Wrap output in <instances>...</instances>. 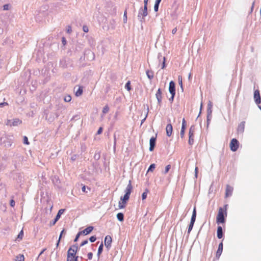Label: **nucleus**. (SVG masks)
Here are the masks:
<instances>
[{"label": "nucleus", "mask_w": 261, "mask_h": 261, "mask_svg": "<svg viewBox=\"0 0 261 261\" xmlns=\"http://www.w3.org/2000/svg\"><path fill=\"white\" fill-rule=\"evenodd\" d=\"M133 189V187L131 184L130 181H129V184L127 185L126 189L125 190V194L123 196V197H121L120 200L122 201L124 203L126 204L127 201L129 198L130 195L131 194L132 191Z\"/></svg>", "instance_id": "nucleus-5"}, {"label": "nucleus", "mask_w": 261, "mask_h": 261, "mask_svg": "<svg viewBox=\"0 0 261 261\" xmlns=\"http://www.w3.org/2000/svg\"><path fill=\"white\" fill-rule=\"evenodd\" d=\"M239 146V142L236 139H232L229 144L230 150L232 151H236L238 150Z\"/></svg>", "instance_id": "nucleus-8"}, {"label": "nucleus", "mask_w": 261, "mask_h": 261, "mask_svg": "<svg viewBox=\"0 0 261 261\" xmlns=\"http://www.w3.org/2000/svg\"><path fill=\"white\" fill-rule=\"evenodd\" d=\"M82 235L81 233H80V232H79L78 233L76 234V237L74 239V242H76L80 237V236Z\"/></svg>", "instance_id": "nucleus-45"}, {"label": "nucleus", "mask_w": 261, "mask_h": 261, "mask_svg": "<svg viewBox=\"0 0 261 261\" xmlns=\"http://www.w3.org/2000/svg\"><path fill=\"white\" fill-rule=\"evenodd\" d=\"M8 103L7 102H2L0 103V108H2L4 106H7Z\"/></svg>", "instance_id": "nucleus-50"}, {"label": "nucleus", "mask_w": 261, "mask_h": 261, "mask_svg": "<svg viewBox=\"0 0 261 261\" xmlns=\"http://www.w3.org/2000/svg\"><path fill=\"white\" fill-rule=\"evenodd\" d=\"M191 77V73H190L189 75V79L190 80Z\"/></svg>", "instance_id": "nucleus-61"}, {"label": "nucleus", "mask_w": 261, "mask_h": 261, "mask_svg": "<svg viewBox=\"0 0 261 261\" xmlns=\"http://www.w3.org/2000/svg\"><path fill=\"white\" fill-rule=\"evenodd\" d=\"M3 8L4 10H7L9 9V5L8 4H6L4 5Z\"/></svg>", "instance_id": "nucleus-46"}, {"label": "nucleus", "mask_w": 261, "mask_h": 261, "mask_svg": "<svg viewBox=\"0 0 261 261\" xmlns=\"http://www.w3.org/2000/svg\"><path fill=\"white\" fill-rule=\"evenodd\" d=\"M254 99L256 104H259L261 102V98L258 90H256L254 91Z\"/></svg>", "instance_id": "nucleus-10"}, {"label": "nucleus", "mask_w": 261, "mask_h": 261, "mask_svg": "<svg viewBox=\"0 0 261 261\" xmlns=\"http://www.w3.org/2000/svg\"><path fill=\"white\" fill-rule=\"evenodd\" d=\"M173 130V127L171 124H168L166 127V134L167 136L170 137L171 136Z\"/></svg>", "instance_id": "nucleus-15"}, {"label": "nucleus", "mask_w": 261, "mask_h": 261, "mask_svg": "<svg viewBox=\"0 0 261 261\" xmlns=\"http://www.w3.org/2000/svg\"><path fill=\"white\" fill-rule=\"evenodd\" d=\"M233 190V187L227 185H226V190H225V197H228L231 196L232 194V192Z\"/></svg>", "instance_id": "nucleus-14"}, {"label": "nucleus", "mask_w": 261, "mask_h": 261, "mask_svg": "<svg viewBox=\"0 0 261 261\" xmlns=\"http://www.w3.org/2000/svg\"><path fill=\"white\" fill-rule=\"evenodd\" d=\"M71 100V97L70 95H67L64 97V101L66 102H70Z\"/></svg>", "instance_id": "nucleus-33"}, {"label": "nucleus", "mask_w": 261, "mask_h": 261, "mask_svg": "<svg viewBox=\"0 0 261 261\" xmlns=\"http://www.w3.org/2000/svg\"><path fill=\"white\" fill-rule=\"evenodd\" d=\"M112 242V238L110 236H107L105 239V245L107 248H109L111 246Z\"/></svg>", "instance_id": "nucleus-12"}, {"label": "nucleus", "mask_w": 261, "mask_h": 261, "mask_svg": "<svg viewBox=\"0 0 261 261\" xmlns=\"http://www.w3.org/2000/svg\"><path fill=\"white\" fill-rule=\"evenodd\" d=\"M15 261H24V257L23 254H19L16 256Z\"/></svg>", "instance_id": "nucleus-23"}, {"label": "nucleus", "mask_w": 261, "mask_h": 261, "mask_svg": "<svg viewBox=\"0 0 261 261\" xmlns=\"http://www.w3.org/2000/svg\"><path fill=\"white\" fill-rule=\"evenodd\" d=\"M254 6V2H253L252 5L251 9V12L252 11Z\"/></svg>", "instance_id": "nucleus-57"}, {"label": "nucleus", "mask_w": 261, "mask_h": 261, "mask_svg": "<svg viewBox=\"0 0 261 261\" xmlns=\"http://www.w3.org/2000/svg\"><path fill=\"white\" fill-rule=\"evenodd\" d=\"M77 251V246L73 245L70 247L67 251V261H77L78 256H76Z\"/></svg>", "instance_id": "nucleus-2"}, {"label": "nucleus", "mask_w": 261, "mask_h": 261, "mask_svg": "<svg viewBox=\"0 0 261 261\" xmlns=\"http://www.w3.org/2000/svg\"><path fill=\"white\" fill-rule=\"evenodd\" d=\"M177 32V28H175L172 30V33L175 34Z\"/></svg>", "instance_id": "nucleus-51"}, {"label": "nucleus", "mask_w": 261, "mask_h": 261, "mask_svg": "<svg viewBox=\"0 0 261 261\" xmlns=\"http://www.w3.org/2000/svg\"><path fill=\"white\" fill-rule=\"evenodd\" d=\"M133 189V187L131 184L130 181H129V184L127 185L126 189L125 190V194L123 196V197H121L120 200L122 201L124 203L126 204L127 201L129 198L130 195L131 194L132 191Z\"/></svg>", "instance_id": "nucleus-4"}, {"label": "nucleus", "mask_w": 261, "mask_h": 261, "mask_svg": "<svg viewBox=\"0 0 261 261\" xmlns=\"http://www.w3.org/2000/svg\"><path fill=\"white\" fill-rule=\"evenodd\" d=\"M133 189V187L131 184L130 181H129V184L127 185L126 189L125 190V194L123 196V197H121L120 200L122 201L124 203L126 204L127 201L129 198L130 195L131 194L132 191Z\"/></svg>", "instance_id": "nucleus-3"}, {"label": "nucleus", "mask_w": 261, "mask_h": 261, "mask_svg": "<svg viewBox=\"0 0 261 261\" xmlns=\"http://www.w3.org/2000/svg\"><path fill=\"white\" fill-rule=\"evenodd\" d=\"M126 204L124 203L122 201L120 200L118 203L119 209L124 208L126 206Z\"/></svg>", "instance_id": "nucleus-26"}, {"label": "nucleus", "mask_w": 261, "mask_h": 261, "mask_svg": "<svg viewBox=\"0 0 261 261\" xmlns=\"http://www.w3.org/2000/svg\"><path fill=\"white\" fill-rule=\"evenodd\" d=\"M169 90L172 95V99H173V97L175 94V84L173 81H171L169 83Z\"/></svg>", "instance_id": "nucleus-9"}, {"label": "nucleus", "mask_w": 261, "mask_h": 261, "mask_svg": "<svg viewBox=\"0 0 261 261\" xmlns=\"http://www.w3.org/2000/svg\"><path fill=\"white\" fill-rule=\"evenodd\" d=\"M82 190L83 192L87 193V192L86 191V186H83V187L82 188Z\"/></svg>", "instance_id": "nucleus-52"}, {"label": "nucleus", "mask_w": 261, "mask_h": 261, "mask_svg": "<svg viewBox=\"0 0 261 261\" xmlns=\"http://www.w3.org/2000/svg\"><path fill=\"white\" fill-rule=\"evenodd\" d=\"M165 61H166L165 57H163V64H162V69H164L165 67Z\"/></svg>", "instance_id": "nucleus-48"}, {"label": "nucleus", "mask_w": 261, "mask_h": 261, "mask_svg": "<svg viewBox=\"0 0 261 261\" xmlns=\"http://www.w3.org/2000/svg\"><path fill=\"white\" fill-rule=\"evenodd\" d=\"M159 6V4L155 3L154 6V10L155 12H157L158 11Z\"/></svg>", "instance_id": "nucleus-42"}, {"label": "nucleus", "mask_w": 261, "mask_h": 261, "mask_svg": "<svg viewBox=\"0 0 261 261\" xmlns=\"http://www.w3.org/2000/svg\"><path fill=\"white\" fill-rule=\"evenodd\" d=\"M15 201L13 199H11V201H10V205L12 206V207H14V205H15Z\"/></svg>", "instance_id": "nucleus-49"}, {"label": "nucleus", "mask_w": 261, "mask_h": 261, "mask_svg": "<svg viewBox=\"0 0 261 261\" xmlns=\"http://www.w3.org/2000/svg\"><path fill=\"white\" fill-rule=\"evenodd\" d=\"M64 211V210H63V209H61L59 211V212L56 217V218L55 219V221L53 223V225H54L56 223V222L59 219V218H60L61 215L63 213Z\"/></svg>", "instance_id": "nucleus-21"}, {"label": "nucleus", "mask_w": 261, "mask_h": 261, "mask_svg": "<svg viewBox=\"0 0 261 261\" xmlns=\"http://www.w3.org/2000/svg\"><path fill=\"white\" fill-rule=\"evenodd\" d=\"M185 128H185V127H181V131H180V136L182 138L184 137Z\"/></svg>", "instance_id": "nucleus-36"}, {"label": "nucleus", "mask_w": 261, "mask_h": 261, "mask_svg": "<svg viewBox=\"0 0 261 261\" xmlns=\"http://www.w3.org/2000/svg\"><path fill=\"white\" fill-rule=\"evenodd\" d=\"M162 0H155V3L156 4H160V2H161Z\"/></svg>", "instance_id": "nucleus-59"}, {"label": "nucleus", "mask_w": 261, "mask_h": 261, "mask_svg": "<svg viewBox=\"0 0 261 261\" xmlns=\"http://www.w3.org/2000/svg\"><path fill=\"white\" fill-rule=\"evenodd\" d=\"M23 236V230H21L20 232L19 233L17 238L19 239L20 240H22Z\"/></svg>", "instance_id": "nucleus-34"}, {"label": "nucleus", "mask_w": 261, "mask_h": 261, "mask_svg": "<svg viewBox=\"0 0 261 261\" xmlns=\"http://www.w3.org/2000/svg\"><path fill=\"white\" fill-rule=\"evenodd\" d=\"M103 250V244L101 243L98 247L97 255L99 256Z\"/></svg>", "instance_id": "nucleus-29"}, {"label": "nucleus", "mask_w": 261, "mask_h": 261, "mask_svg": "<svg viewBox=\"0 0 261 261\" xmlns=\"http://www.w3.org/2000/svg\"><path fill=\"white\" fill-rule=\"evenodd\" d=\"M227 205L226 204L223 207L219 208L218 213L216 217L217 224L225 223V217L227 216Z\"/></svg>", "instance_id": "nucleus-1"}, {"label": "nucleus", "mask_w": 261, "mask_h": 261, "mask_svg": "<svg viewBox=\"0 0 261 261\" xmlns=\"http://www.w3.org/2000/svg\"><path fill=\"white\" fill-rule=\"evenodd\" d=\"M43 251H41V252L40 253V254H41L43 253Z\"/></svg>", "instance_id": "nucleus-62"}, {"label": "nucleus", "mask_w": 261, "mask_h": 261, "mask_svg": "<svg viewBox=\"0 0 261 261\" xmlns=\"http://www.w3.org/2000/svg\"><path fill=\"white\" fill-rule=\"evenodd\" d=\"M222 250H223V243H222V242H221L219 244L218 248L216 252V257H217L219 258L220 256V255L222 252Z\"/></svg>", "instance_id": "nucleus-18"}, {"label": "nucleus", "mask_w": 261, "mask_h": 261, "mask_svg": "<svg viewBox=\"0 0 261 261\" xmlns=\"http://www.w3.org/2000/svg\"><path fill=\"white\" fill-rule=\"evenodd\" d=\"M109 108L108 106L107 105L103 107V110H102V112L104 114H106L109 112Z\"/></svg>", "instance_id": "nucleus-32"}, {"label": "nucleus", "mask_w": 261, "mask_h": 261, "mask_svg": "<svg viewBox=\"0 0 261 261\" xmlns=\"http://www.w3.org/2000/svg\"><path fill=\"white\" fill-rule=\"evenodd\" d=\"M162 93L161 89L160 88L158 89L156 94H155V97L158 100V103L159 105H161L162 103Z\"/></svg>", "instance_id": "nucleus-11"}, {"label": "nucleus", "mask_w": 261, "mask_h": 261, "mask_svg": "<svg viewBox=\"0 0 261 261\" xmlns=\"http://www.w3.org/2000/svg\"><path fill=\"white\" fill-rule=\"evenodd\" d=\"M64 229H63V230L61 231V233H60V237H59V240H58V243H57V246H58V245H59V242H60V239H61V237H62V235H63V233H64Z\"/></svg>", "instance_id": "nucleus-41"}, {"label": "nucleus", "mask_w": 261, "mask_h": 261, "mask_svg": "<svg viewBox=\"0 0 261 261\" xmlns=\"http://www.w3.org/2000/svg\"><path fill=\"white\" fill-rule=\"evenodd\" d=\"M67 31V33H70L71 32V27L69 26Z\"/></svg>", "instance_id": "nucleus-54"}, {"label": "nucleus", "mask_w": 261, "mask_h": 261, "mask_svg": "<svg viewBox=\"0 0 261 261\" xmlns=\"http://www.w3.org/2000/svg\"><path fill=\"white\" fill-rule=\"evenodd\" d=\"M117 218L120 221H123L124 220V215L121 213H119L117 214Z\"/></svg>", "instance_id": "nucleus-25"}, {"label": "nucleus", "mask_w": 261, "mask_h": 261, "mask_svg": "<svg viewBox=\"0 0 261 261\" xmlns=\"http://www.w3.org/2000/svg\"><path fill=\"white\" fill-rule=\"evenodd\" d=\"M83 87L80 86L79 87L77 90L75 92V94L76 96H80L83 94Z\"/></svg>", "instance_id": "nucleus-22"}, {"label": "nucleus", "mask_w": 261, "mask_h": 261, "mask_svg": "<svg viewBox=\"0 0 261 261\" xmlns=\"http://www.w3.org/2000/svg\"><path fill=\"white\" fill-rule=\"evenodd\" d=\"M171 168V166L170 165H168L166 168H165V174H166L168 172L169 169H170Z\"/></svg>", "instance_id": "nucleus-37"}, {"label": "nucleus", "mask_w": 261, "mask_h": 261, "mask_svg": "<svg viewBox=\"0 0 261 261\" xmlns=\"http://www.w3.org/2000/svg\"><path fill=\"white\" fill-rule=\"evenodd\" d=\"M23 143L27 145H29L30 143L28 141V139L26 136L23 137Z\"/></svg>", "instance_id": "nucleus-35"}, {"label": "nucleus", "mask_w": 261, "mask_h": 261, "mask_svg": "<svg viewBox=\"0 0 261 261\" xmlns=\"http://www.w3.org/2000/svg\"><path fill=\"white\" fill-rule=\"evenodd\" d=\"M148 1V0H144V6H147Z\"/></svg>", "instance_id": "nucleus-60"}, {"label": "nucleus", "mask_w": 261, "mask_h": 261, "mask_svg": "<svg viewBox=\"0 0 261 261\" xmlns=\"http://www.w3.org/2000/svg\"><path fill=\"white\" fill-rule=\"evenodd\" d=\"M195 126L192 125L190 127L189 132V141L188 143L190 145H193L194 143V136L195 134Z\"/></svg>", "instance_id": "nucleus-7"}, {"label": "nucleus", "mask_w": 261, "mask_h": 261, "mask_svg": "<svg viewBox=\"0 0 261 261\" xmlns=\"http://www.w3.org/2000/svg\"><path fill=\"white\" fill-rule=\"evenodd\" d=\"M155 168V165L154 164H152L150 165L147 172H153L154 169Z\"/></svg>", "instance_id": "nucleus-28"}, {"label": "nucleus", "mask_w": 261, "mask_h": 261, "mask_svg": "<svg viewBox=\"0 0 261 261\" xmlns=\"http://www.w3.org/2000/svg\"><path fill=\"white\" fill-rule=\"evenodd\" d=\"M143 16H146L147 15V8L146 6H144V9L142 14Z\"/></svg>", "instance_id": "nucleus-31"}, {"label": "nucleus", "mask_w": 261, "mask_h": 261, "mask_svg": "<svg viewBox=\"0 0 261 261\" xmlns=\"http://www.w3.org/2000/svg\"><path fill=\"white\" fill-rule=\"evenodd\" d=\"M245 122L243 121L242 122L238 127V132L240 133H243L244 131L245 128Z\"/></svg>", "instance_id": "nucleus-20"}, {"label": "nucleus", "mask_w": 261, "mask_h": 261, "mask_svg": "<svg viewBox=\"0 0 261 261\" xmlns=\"http://www.w3.org/2000/svg\"><path fill=\"white\" fill-rule=\"evenodd\" d=\"M148 192V190L146 189L145 192L143 193V194H142V198L143 200H145L146 198Z\"/></svg>", "instance_id": "nucleus-27"}, {"label": "nucleus", "mask_w": 261, "mask_h": 261, "mask_svg": "<svg viewBox=\"0 0 261 261\" xmlns=\"http://www.w3.org/2000/svg\"><path fill=\"white\" fill-rule=\"evenodd\" d=\"M93 229V226H89L85 228L84 230L80 231L81 234L87 235L90 233Z\"/></svg>", "instance_id": "nucleus-16"}, {"label": "nucleus", "mask_w": 261, "mask_h": 261, "mask_svg": "<svg viewBox=\"0 0 261 261\" xmlns=\"http://www.w3.org/2000/svg\"><path fill=\"white\" fill-rule=\"evenodd\" d=\"M126 14H127V12H126V10H125L124 11V15H123V20H124V22H126V21H127V16H126Z\"/></svg>", "instance_id": "nucleus-40"}, {"label": "nucleus", "mask_w": 261, "mask_h": 261, "mask_svg": "<svg viewBox=\"0 0 261 261\" xmlns=\"http://www.w3.org/2000/svg\"><path fill=\"white\" fill-rule=\"evenodd\" d=\"M93 257V253L92 252H89L88 254V258L89 259H91Z\"/></svg>", "instance_id": "nucleus-44"}, {"label": "nucleus", "mask_w": 261, "mask_h": 261, "mask_svg": "<svg viewBox=\"0 0 261 261\" xmlns=\"http://www.w3.org/2000/svg\"><path fill=\"white\" fill-rule=\"evenodd\" d=\"M196 217V208L194 207L193 211L192 217L191 219L190 223V225H189V228H188V233H190L191 231L193 229L194 224L195 222Z\"/></svg>", "instance_id": "nucleus-6"}, {"label": "nucleus", "mask_w": 261, "mask_h": 261, "mask_svg": "<svg viewBox=\"0 0 261 261\" xmlns=\"http://www.w3.org/2000/svg\"><path fill=\"white\" fill-rule=\"evenodd\" d=\"M87 243H88V241L87 240H85V241H83L82 243V244H81V246H83V245H85V244H86Z\"/></svg>", "instance_id": "nucleus-53"}, {"label": "nucleus", "mask_w": 261, "mask_h": 261, "mask_svg": "<svg viewBox=\"0 0 261 261\" xmlns=\"http://www.w3.org/2000/svg\"><path fill=\"white\" fill-rule=\"evenodd\" d=\"M146 75L150 80L153 77V72L152 71L147 70L146 71Z\"/></svg>", "instance_id": "nucleus-24"}, {"label": "nucleus", "mask_w": 261, "mask_h": 261, "mask_svg": "<svg viewBox=\"0 0 261 261\" xmlns=\"http://www.w3.org/2000/svg\"><path fill=\"white\" fill-rule=\"evenodd\" d=\"M178 80L179 81V83L182 85V79H181V77L179 76H178Z\"/></svg>", "instance_id": "nucleus-55"}, {"label": "nucleus", "mask_w": 261, "mask_h": 261, "mask_svg": "<svg viewBox=\"0 0 261 261\" xmlns=\"http://www.w3.org/2000/svg\"><path fill=\"white\" fill-rule=\"evenodd\" d=\"M102 127H100L98 129V130H97V134L98 135H100L102 133Z\"/></svg>", "instance_id": "nucleus-47"}, {"label": "nucleus", "mask_w": 261, "mask_h": 261, "mask_svg": "<svg viewBox=\"0 0 261 261\" xmlns=\"http://www.w3.org/2000/svg\"><path fill=\"white\" fill-rule=\"evenodd\" d=\"M10 120H8L7 123V125H9L10 126H17L20 124L22 123V121L19 119H14L13 120L12 123H10Z\"/></svg>", "instance_id": "nucleus-13"}, {"label": "nucleus", "mask_w": 261, "mask_h": 261, "mask_svg": "<svg viewBox=\"0 0 261 261\" xmlns=\"http://www.w3.org/2000/svg\"><path fill=\"white\" fill-rule=\"evenodd\" d=\"M186 121L185 119L184 118L182 121V127L186 128Z\"/></svg>", "instance_id": "nucleus-43"}, {"label": "nucleus", "mask_w": 261, "mask_h": 261, "mask_svg": "<svg viewBox=\"0 0 261 261\" xmlns=\"http://www.w3.org/2000/svg\"><path fill=\"white\" fill-rule=\"evenodd\" d=\"M96 238L95 236H91L89 239V240L91 242H94L96 241Z\"/></svg>", "instance_id": "nucleus-38"}, {"label": "nucleus", "mask_w": 261, "mask_h": 261, "mask_svg": "<svg viewBox=\"0 0 261 261\" xmlns=\"http://www.w3.org/2000/svg\"><path fill=\"white\" fill-rule=\"evenodd\" d=\"M125 88L127 90V91H129L131 90L130 87V82L128 81L125 84Z\"/></svg>", "instance_id": "nucleus-30"}, {"label": "nucleus", "mask_w": 261, "mask_h": 261, "mask_svg": "<svg viewBox=\"0 0 261 261\" xmlns=\"http://www.w3.org/2000/svg\"><path fill=\"white\" fill-rule=\"evenodd\" d=\"M155 141L156 138L154 137H152L150 139L149 143H150V147H149V150L150 151H152L154 148L155 145Z\"/></svg>", "instance_id": "nucleus-17"}, {"label": "nucleus", "mask_w": 261, "mask_h": 261, "mask_svg": "<svg viewBox=\"0 0 261 261\" xmlns=\"http://www.w3.org/2000/svg\"><path fill=\"white\" fill-rule=\"evenodd\" d=\"M195 174H196V176L197 174V172H198V167H196L195 168Z\"/></svg>", "instance_id": "nucleus-58"}, {"label": "nucleus", "mask_w": 261, "mask_h": 261, "mask_svg": "<svg viewBox=\"0 0 261 261\" xmlns=\"http://www.w3.org/2000/svg\"><path fill=\"white\" fill-rule=\"evenodd\" d=\"M83 30L84 32L87 33L89 31L88 27L87 25H84L83 27Z\"/></svg>", "instance_id": "nucleus-39"}, {"label": "nucleus", "mask_w": 261, "mask_h": 261, "mask_svg": "<svg viewBox=\"0 0 261 261\" xmlns=\"http://www.w3.org/2000/svg\"><path fill=\"white\" fill-rule=\"evenodd\" d=\"M217 237L219 239H221L223 237V230L221 226H219L217 228Z\"/></svg>", "instance_id": "nucleus-19"}, {"label": "nucleus", "mask_w": 261, "mask_h": 261, "mask_svg": "<svg viewBox=\"0 0 261 261\" xmlns=\"http://www.w3.org/2000/svg\"><path fill=\"white\" fill-rule=\"evenodd\" d=\"M62 42L64 45L66 44V40L64 37L62 38Z\"/></svg>", "instance_id": "nucleus-56"}]
</instances>
